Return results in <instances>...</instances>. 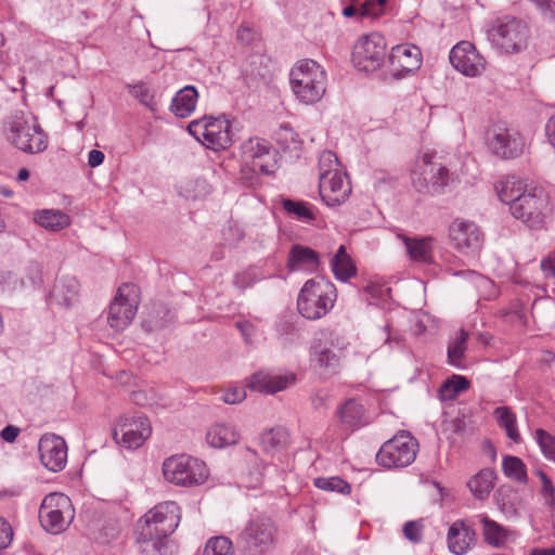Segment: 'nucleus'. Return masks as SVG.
Instances as JSON below:
<instances>
[{
    "label": "nucleus",
    "instance_id": "obj_52",
    "mask_svg": "<svg viewBox=\"0 0 555 555\" xmlns=\"http://www.w3.org/2000/svg\"><path fill=\"white\" fill-rule=\"evenodd\" d=\"M261 280L262 276L258 273V271L250 268L236 273L233 279V285L241 291H245Z\"/></svg>",
    "mask_w": 555,
    "mask_h": 555
},
{
    "label": "nucleus",
    "instance_id": "obj_31",
    "mask_svg": "<svg viewBox=\"0 0 555 555\" xmlns=\"http://www.w3.org/2000/svg\"><path fill=\"white\" fill-rule=\"evenodd\" d=\"M404 243L409 257L418 262L433 261V238L430 236L422 238H410L404 234L398 236Z\"/></svg>",
    "mask_w": 555,
    "mask_h": 555
},
{
    "label": "nucleus",
    "instance_id": "obj_60",
    "mask_svg": "<svg viewBox=\"0 0 555 555\" xmlns=\"http://www.w3.org/2000/svg\"><path fill=\"white\" fill-rule=\"evenodd\" d=\"M13 530L10 524L0 517V551L5 550L12 542Z\"/></svg>",
    "mask_w": 555,
    "mask_h": 555
},
{
    "label": "nucleus",
    "instance_id": "obj_29",
    "mask_svg": "<svg viewBox=\"0 0 555 555\" xmlns=\"http://www.w3.org/2000/svg\"><path fill=\"white\" fill-rule=\"evenodd\" d=\"M198 92L194 86L188 85L180 89L170 104V112L179 118L189 117L195 109Z\"/></svg>",
    "mask_w": 555,
    "mask_h": 555
},
{
    "label": "nucleus",
    "instance_id": "obj_57",
    "mask_svg": "<svg viewBox=\"0 0 555 555\" xmlns=\"http://www.w3.org/2000/svg\"><path fill=\"white\" fill-rule=\"evenodd\" d=\"M337 156L331 151H324L319 158V175L327 170H339Z\"/></svg>",
    "mask_w": 555,
    "mask_h": 555
},
{
    "label": "nucleus",
    "instance_id": "obj_24",
    "mask_svg": "<svg viewBox=\"0 0 555 555\" xmlns=\"http://www.w3.org/2000/svg\"><path fill=\"white\" fill-rule=\"evenodd\" d=\"M230 125L223 117L210 116L205 129V140L203 145L214 151L227 150L231 146Z\"/></svg>",
    "mask_w": 555,
    "mask_h": 555
},
{
    "label": "nucleus",
    "instance_id": "obj_53",
    "mask_svg": "<svg viewBox=\"0 0 555 555\" xmlns=\"http://www.w3.org/2000/svg\"><path fill=\"white\" fill-rule=\"evenodd\" d=\"M537 475L539 476L542 488H541V495L543 496L545 501V505L550 507L555 506V487L551 480V478L541 469L537 472Z\"/></svg>",
    "mask_w": 555,
    "mask_h": 555
},
{
    "label": "nucleus",
    "instance_id": "obj_61",
    "mask_svg": "<svg viewBox=\"0 0 555 555\" xmlns=\"http://www.w3.org/2000/svg\"><path fill=\"white\" fill-rule=\"evenodd\" d=\"M20 434V428L13 425L5 426L1 433V438L7 442H14Z\"/></svg>",
    "mask_w": 555,
    "mask_h": 555
},
{
    "label": "nucleus",
    "instance_id": "obj_20",
    "mask_svg": "<svg viewBox=\"0 0 555 555\" xmlns=\"http://www.w3.org/2000/svg\"><path fill=\"white\" fill-rule=\"evenodd\" d=\"M421 49L412 43L393 47L389 54V64L393 79H402L416 72L422 65Z\"/></svg>",
    "mask_w": 555,
    "mask_h": 555
},
{
    "label": "nucleus",
    "instance_id": "obj_37",
    "mask_svg": "<svg viewBox=\"0 0 555 555\" xmlns=\"http://www.w3.org/2000/svg\"><path fill=\"white\" fill-rule=\"evenodd\" d=\"M331 268L335 278L341 282L348 281L357 273V268L344 245L338 247L335 256L332 258Z\"/></svg>",
    "mask_w": 555,
    "mask_h": 555
},
{
    "label": "nucleus",
    "instance_id": "obj_54",
    "mask_svg": "<svg viewBox=\"0 0 555 555\" xmlns=\"http://www.w3.org/2000/svg\"><path fill=\"white\" fill-rule=\"evenodd\" d=\"M27 283L24 279L18 278L16 273L12 271H0V286L4 289L15 291L26 286Z\"/></svg>",
    "mask_w": 555,
    "mask_h": 555
},
{
    "label": "nucleus",
    "instance_id": "obj_8",
    "mask_svg": "<svg viewBox=\"0 0 555 555\" xmlns=\"http://www.w3.org/2000/svg\"><path fill=\"white\" fill-rule=\"evenodd\" d=\"M74 518L70 499L60 492L44 496L39 508V520L42 528L53 534L63 532Z\"/></svg>",
    "mask_w": 555,
    "mask_h": 555
},
{
    "label": "nucleus",
    "instance_id": "obj_35",
    "mask_svg": "<svg viewBox=\"0 0 555 555\" xmlns=\"http://www.w3.org/2000/svg\"><path fill=\"white\" fill-rule=\"evenodd\" d=\"M480 524L482 525V535L485 542L493 547H502L508 540L511 531L501 526L487 515H480Z\"/></svg>",
    "mask_w": 555,
    "mask_h": 555
},
{
    "label": "nucleus",
    "instance_id": "obj_41",
    "mask_svg": "<svg viewBox=\"0 0 555 555\" xmlns=\"http://www.w3.org/2000/svg\"><path fill=\"white\" fill-rule=\"evenodd\" d=\"M260 444L266 453L284 449L288 442V433L284 427H274L260 435Z\"/></svg>",
    "mask_w": 555,
    "mask_h": 555
},
{
    "label": "nucleus",
    "instance_id": "obj_16",
    "mask_svg": "<svg viewBox=\"0 0 555 555\" xmlns=\"http://www.w3.org/2000/svg\"><path fill=\"white\" fill-rule=\"evenodd\" d=\"M319 192L322 201L328 207H336L344 204L350 193L351 185L347 175L340 170H327L320 173Z\"/></svg>",
    "mask_w": 555,
    "mask_h": 555
},
{
    "label": "nucleus",
    "instance_id": "obj_11",
    "mask_svg": "<svg viewBox=\"0 0 555 555\" xmlns=\"http://www.w3.org/2000/svg\"><path fill=\"white\" fill-rule=\"evenodd\" d=\"M276 528L269 518H256L238 534L240 550L253 554H264L274 545Z\"/></svg>",
    "mask_w": 555,
    "mask_h": 555
},
{
    "label": "nucleus",
    "instance_id": "obj_56",
    "mask_svg": "<svg viewBox=\"0 0 555 555\" xmlns=\"http://www.w3.org/2000/svg\"><path fill=\"white\" fill-rule=\"evenodd\" d=\"M25 275L28 280V284L37 287L42 282V269L39 262L29 261L25 267Z\"/></svg>",
    "mask_w": 555,
    "mask_h": 555
},
{
    "label": "nucleus",
    "instance_id": "obj_18",
    "mask_svg": "<svg viewBox=\"0 0 555 555\" xmlns=\"http://www.w3.org/2000/svg\"><path fill=\"white\" fill-rule=\"evenodd\" d=\"M451 65L468 77H476L486 69V60L469 41H460L450 51Z\"/></svg>",
    "mask_w": 555,
    "mask_h": 555
},
{
    "label": "nucleus",
    "instance_id": "obj_15",
    "mask_svg": "<svg viewBox=\"0 0 555 555\" xmlns=\"http://www.w3.org/2000/svg\"><path fill=\"white\" fill-rule=\"evenodd\" d=\"M487 141L491 152L503 159L518 157L525 146V141L517 130L499 125L488 130Z\"/></svg>",
    "mask_w": 555,
    "mask_h": 555
},
{
    "label": "nucleus",
    "instance_id": "obj_51",
    "mask_svg": "<svg viewBox=\"0 0 555 555\" xmlns=\"http://www.w3.org/2000/svg\"><path fill=\"white\" fill-rule=\"evenodd\" d=\"M535 440L543 455L548 460L555 461V437L546 430L539 428L535 430Z\"/></svg>",
    "mask_w": 555,
    "mask_h": 555
},
{
    "label": "nucleus",
    "instance_id": "obj_32",
    "mask_svg": "<svg viewBox=\"0 0 555 555\" xmlns=\"http://www.w3.org/2000/svg\"><path fill=\"white\" fill-rule=\"evenodd\" d=\"M337 416L341 424L350 429L359 428L366 423L364 406L356 399H349L341 404Z\"/></svg>",
    "mask_w": 555,
    "mask_h": 555
},
{
    "label": "nucleus",
    "instance_id": "obj_36",
    "mask_svg": "<svg viewBox=\"0 0 555 555\" xmlns=\"http://www.w3.org/2000/svg\"><path fill=\"white\" fill-rule=\"evenodd\" d=\"M386 2L387 0H365L360 7L350 4L343 9V15L345 17L377 18L384 14Z\"/></svg>",
    "mask_w": 555,
    "mask_h": 555
},
{
    "label": "nucleus",
    "instance_id": "obj_1",
    "mask_svg": "<svg viewBox=\"0 0 555 555\" xmlns=\"http://www.w3.org/2000/svg\"><path fill=\"white\" fill-rule=\"evenodd\" d=\"M180 507L169 501L150 509L135 526L140 555H177L178 546L169 539L179 526Z\"/></svg>",
    "mask_w": 555,
    "mask_h": 555
},
{
    "label": "nucleus",
    "instance_id": "obj_42",
    "mask_svg": "<svg viewBox=\"0 0 555 555\" xmlns=\"http://www.w3.org/2000/svg\"><path fill=\"white\" fill-rule=\"evenodd\" d=\"M499 426L505 429L506 436L514 442L520 441L515 413L508 406H498L493 412Z\"/></svg>",
    "mask_w": 555,
    "mask_h": 555
},
{
    "label": "nucleus",
    "instance_id": "obj_9",
    "mask_svg": "<svg viewBox=\"0 0 555 555\" xmlns=\"http://www.w3.org/2000/svg\"><path fill=\"white\" fill-rule=\"evenodd\" d=\"M8 138L18 150L36 154L48 147V137L39 125H30L23 114L14 115L8 121Z\"/></svg>",
    "mask_w": 555,
    "mask_h": 555
},
{
    "label": "nucleus",
    "instance_id": "obj_25",
    "mask_svg": "<svg viewBox=\"0 0 555 555\" xmlns=\"http://www.w3.org/2000/svg\"><path fill=\"white\" fill-rule=\"evenodd\" d=\"M242 74L249 86L267 83L272 78V62L267 55L253 54L244 65Z\"/></svg>",
    "mask_w": 555,
    "mask_h": 555
},
{
    "label": "nucleus",
    "instance_id": "obj_58",
    "mask_svg": "<svg viewBox=\"0 0 555 555\" xmlns=\"http://www.w3.org/2000/svg\"><path fill=\"white\" fill-rule=\"evenodd\" d=\"M422 528L423 526L420 521H406L403 525V534L409 541L418 543L422 541Z\"/></svg>",
    "mask_w": 555,
    "mask_h": 555
},
{
    "label": "nucleus",
    "instance_id": "obj_30",
    "mask_svg": "<svg viewBox=\"0 0 555 555\" xmlns=\"http://www.w3.org/2000/svg\"><path fill=\"white\" fill-rule=\"evenodd\" d=\"M206 440L211 447L221 449L236 444L240 440V434L232 425L217 423L208 429Z\"/></svg>",
    "mask_w": 555,
    "mask_h": 555
},
{
    "label": "nucleus",
    "instance_id": "obj_43",
    "mask_svg": "<svg viewBox=\"0 0 555 555\" xmlns=\"http://www.w3.org/2000/svg\"><path fill=\"white\" fill-rule=\"evenodd\" d=\"M469 388V380L465 376L452 375L439 388V398L442 401L454 400L461 392Z\"/></svg>",
    "mask_w": 555,
    "mask_h": 555
},
{
    "label": "nucleus",
    "instance_id": "obj_40",
    "mask_svg": "<svg viewBox=\"0 0 555 555\" xmlns=\"http://www.w3.org/2000/svg\"><path fill=\"white\" fill-rule=\"evenodd\" d=\"M527 192L528 191L526 190V185L522 181L515 176H512L502 181L498 195L502 203L509 206L511 211L512 205H514V203H516V201Z\"/></svg>",
    "mask_w": 555,
    "mask_h": 555
},
{
    "label": "nucleus",
    "instance_id": "obj_45",
    "mask_svg": "<svg viewBox=\"0 0 555 555\" xmlns=\"http://www.w3.org/2000/svg\"><path fill=\"white\" fill-rule=\"evenodd\" d=\"M282 206L285 211L295 216L300 221L311 222L315 219L313 207L309 203L285 198L282 202Z\"/></svg>",
    "mask_w": 555,
    "mask_h": 555
},
{
    "label": "nucleus",
    "instance_id": "obj_10",
    "mask_svg": "<svg viewBox=\"0 0 555 555\" xmlns=\"http://www.w3.org/2000/svg\"><path fill=\"white\" fill-rule=\"evenodd\" d=\"M433 159L434 155L425 154L422 158L423 165L412 173V184L417 192L441 194L452 181L450 170Z\"/></svg>",
    "mask_w": 555,
    "mask_h": 555
},
{
    "label": "nucleus",
    "instance_id": "obj_14",
    "mask_svg": "<svg viewBox=\"0 0 555 555\" xmlns=\"http://www.w3.org/2000/svg\"><path fill=\"white\" fill-rule=\"evenodd\" d=\"M152 433L147 417L122 416L113 429V438L117 444L126 449H138Z\"/></svg>",
    "mask_w": 555,
    "mask_h": 555
},
{
    "label": "nucleus",
    "instance_id": "obj_64",
    "mask_svg": "<svg viewBox=\"0 0 555 555\" xmlns=\"http://www.w3.org/2000/svg\"><path fill=\"white\" fill-rule=\"evenodd\" d=\"M545 132L548 142L555 149V113L548 118L545 126Z\"/></svg>",
    "mask_w": 555,
    "mask_h": 555
},
{
    "label": "nucleus",
    "instance_id": "obj_46",
    "mask_svg": "<svg viewBox=\"0 0 555 555\" xmlns=\"http://www.w3.org/2000/svg\"><path fill=\"white\" fill-rule=\"evenodd\" d=\"M468 333L461 328L456 338L451 341L448 346V362L452 366L461 367V360L464 357L466 350V341Z\"/></svg>",
    "mask_w": 555,
    "mask_h": 555
},
{
    "label": "nucleus",
    "instance_id": "obj_39",
    "mask_svg": "<svg viewBox=\"0 0 555 555\" xmlns=\"http://www.w3.org/2000/svg\"><path fill=\"white\" fill-rule=\"evenodd\" d=\"M494 499L499 508L505 514H515L522 503V499L518 490L509 485L500 486L495 493Z\"/></svg>",
    "mask_w": 555,
    "mask_h": 555
},
{
    "label": "nucleus",
    "instance_id": "obj_55",
    "mask_svg": "<svg viewBox=\"0 0 555 555\" xmlns=\"http://www.w3.org/2000/svg\"><path fill=\"white\" fill-rule=\"evenodd\" d=\"M208 120H210V115H205L198 119L192 120L188 126L189 133L202 144L203 140H205V129L207 128Z\"/></svg>",
    "mask_w": 555,
    "mask_h": 555
},
{
    "label": "nucleus",
    "instance_id": "obj_12",
    "mask_svg": "<svg viewBox=\"0 0 555 555\" xmlns=\"http://www.w3.org/2000/svg\"><path fill=\"white\" fill-rule=\"evenodd\" d=\"M138 309V288L134 284L124 283L108 308L107 322L112 328L121 331L133 320Z\"/></svg>",
    "mask_w": 555,
    "mask_h": 555
},
{
    "label": "nucleus",
    "instance_id": "obj_62",
    "mask_svg": "<svg viewBox=\"0 0 555 555\" xmlns=\"http://www.w3.org/2000/svg\"><path fill=\"white\" fill-rule=\"evenodd\" d=\"M540 268L545 276L555 278V256L542 259Z\"/></svg>",
    "mask_w": 555,
    "mask_h": 555
},
{
    "label": "nucleus",
    "instance_id": "obj_27",
    "mask_svg": "<svg viewBox=\"0 0 555 555\" xmlns=\"http://www.w3.org/2000/svg\"><path fill=\"white\" fill-rule=\"evenodd\" d=\"M274 140L284 153H288L291 158L298 159L302 151V140L299 134L288 124H282L274 132Z\"/></svg>",
    "mask_w": 555,
    "mask_h": 555
},
{
    "label": "nucleus",
    "instance_id": "obj_17",
    "mask_svg": "<svg viewBox=\"0 0 555 555\" xmlns=\"http://www.w3.org/2000/svg\"><path fill=\"white\" fill-rule=\"evenodd\" d=\"M243 157L255 173L270 176L276 170V162L271 144L259 138L249 139L242 146Z\"/></svg>",
    "mask_w": 555,
    "mask_h": 555
},
{
    "label": "nucleus",
    "instance_id": "obj_6",
    "mask_svg": "<svg viewBox=\"0 0 555 555\" xmlns=\"http://www.w3.org/2000/svg\"><path fill=\"white\" fill-rule=\"evenodd\" d=\"M511 214L531 230H541L552 214L548 195L542 189L525 193L514 205Z\"/></svg>",
    "mask_w": 555,
    "mask_h": 555
},
{
    "label": "nucleus",
    "instance_id": "obj_3",
    "mask_svg": "<svg viewBox=\"0 0 555 555\" xmlns=\"http://www.w3.org/2000/svg\"><path fill=\"white\" fill-rule=\"evenodd\" d=\"M336 298L337 291L331 281L324 278L312 279L300 289L297 309L305 319L319 320L328 313Z\"/></svg>",
    "mask_w": 555,
    "mask_h": 555
},
{
    "label": "nucleus",
    "instance_id": "obj_13",
    "mask_svg": "<svg viewBox=\"0 0 555 555\" xmlns=\"http://www.w3.org/2000/svg\"><path fill=\"white\" fill-rule=\"evenodd\" d=\"M386 39L378 33L361 38L353 48L352 62L359 70L375 72L384 63Z\"/></svg>",
    "mask_w": 555,
    "mask_h": 555
},
{
    "label": "nucleus",
    "instance_id": "obj_7",
    "mask_svg": "<svg viewBox=\"0 0 555 555\" xmlns=\"http://www.w3.org/2000/svg\"><path fill=\"white\" fill-rule=\"evenodd\" d=\"M417 450L416 439L401 430L379 448L376 462L386 468L406 467L414 462Z\"/></svg>",
    "mask_w": 555,
    "mask_h": 555
},
{
    "label": "nucleus",
    "instance_id": "obj_21",
    "mask_svg": "<svg viewBox=\"0 0 555 555\" xmlns=\"http://www.w3.org/2000/svg\"><path fill=\"white\" fill-rule=\"evenodd\" d=\"M40 461L51 472H61L67 462L65 440L56 435H43L38 444Z\"/></svg>",
    "mask_w": 555,
    "mask_h": 555
},
{
    "label": "nucleus",
    "instance_id": "obj_26",
    "mask_svg": "<svg viewBox=\"0 0 555 555\" xmlns=\"http://www.w3.org/2000/svg\"><path fill=\"white\" fill-rule=\"evenodd\" d=\"M319 263V253L308 246L295 244L288 253L287 268L292 271L301 269L314 271Z\"/></svg>",
    "mask_w": 555,
    "mask_h": 555
},
{
    "label": "nucleus",
    "instance_id": "obj_23",
    "mask_svg": "<svg viewBox=\"0 0 555 555\" xmlns=\"http://www.w3.org/2000/svg\"><path fill=\"white\" fill-rule=\"evenodd\" d=\"M448 547L455 555L465 554L476 542V532L464 520H455L447 534Z\"/></svg>",
    "mask_w": 555,
    "mask_h": 555
},
{
    "label": "nucleus",
    "instance_id": "obj_48",
    "mask_svg": "<svg viewBox=\"0 0 555 555\" xmlns=\"http://www.w3.org/2000/svg\"><path fill=\"white\" fill-rule=\"evenodd\" d=\"M313 483L317 488L324 491H332L341 494H349L351 492V486L338 476L318 477L314 478Z\"/></svg>",
    "mask_w": 555,
    "mask_h": 555
},
{
    "label": "nucleus",
    "instance_id": "obj_44",
    "mask_svg": "<svg viewBox=\"0 0 555 555\" xmlns=\"http://www.w3.org/2000/svg\"><path fill=\"white\" fill-rule=\"evenodd\" d=\"M502 470L506 477L519 483H527V467L521 459L514 455H505L502 461Z\"/></svg>",
    "mask_w": 555,
    "mask_h": 555
},
{
    "label": "nucleus",
    "instance_id": "obj_28",
    "mask_svg": "<svg viewBox=\"0 0 555 555\" xmlns=\"http://www.w3.org/2000/svg\"><path fill=\"white\" fill-rule=\"evenodd\" d=\"M79 283L75 276L64 275L56 280L51 296L57 304L70 307L78 300Z\"/></svg>",
    "mask_w": 555,
    "mask_h": 555
},
{
    "label": "nucleus",
    "instance_id": "obj_59",
    "mask_svg": "<svg viewBox=\"0 0 555 555\" xmlns=\"http://www.w3.org/2000/svg\"><path fill=\"white\" fill-rule=\"evenodd\" d=\"M246 398V391L243 387H233L227 389L222 395L223 402L228 404H236Z\"/></svg>",
    "mask_w": 555,
    "mask_h": 555
},
{
    "label": "nucleus",
    "instance_id": "obj_34",
    "mask_svg": "<svg viewBox=\"0 0 555 555\" xmlns=\"http://www.w3.org/2000/svg\"><path fill=\"white\" fill-rule=\"evenodd\" d=\"M311 362L320 369L334 372L339 366V357L325 343L318 339L311 346Z\"/></svg>",
    "mask_w": 555,
    "mask_h": 555
},
{
    "label": "nucleus",
    "instance_id": "obj_49",
    "mask_svg": "<svg viewBox=\"0 0 555 555\" xmlns=\"http://www.w3.org/2000/svg\"><path fill=\"white\" fill-rule=\"evenodd\" d=\"M130 94L152 112L156 111L154 92L142 81L128 86Z\"/></svg>",
    "mask_w": 555,
    "mask_h": 555
},
{
    "label": "nucleus",
    "instance_id": "obj_47",
    "mask_svg": "<svg viewBox=\"0 0 555 555\" xmlns=\"http://www.w3.org/2000/svg\"><path fill=\"white\" fill-rule=\"evenodd\" d=\"M203 555H234L233 543L225 535L212 537L206 542Z\"/></svg>",
    "mask_w": 555,
    "mask_h": 555
},
{
    "label": "nucleus",
    "instance_id": "obj_19",
    "mask_svg": "<svg viewBox=\"0 0 555 555\" xmlns=\"http://www.w3.org/2000/svg\"><path fill=\"white\" fill-rule=\"evenodd\" d=\"M452 246L460 253L474 254L480 250L483 235L473 221L455 219L449 228Z\"/></svg>",
    "mask_w": 555,
    "mask_h": 555
},
{
    "label": "nucleus",
    "instance_id": "obj_4",
    "mask_svg": "<svg viewBox=\"0 0 555 555\" xmlns=\"http://www.w3.org/2000/svg\"><path fill=\"white\" fill-rule=\"evenodd\" d=\"M492 47L502 53H518L527 46L529 30L527 25L512 16L496 18L487 30Z\"/></svg>",
    "mask_w": 555,
    "mask_h": 555
},
{
    "label": "nucleus",
    "instance_id": "obj_2",
    "mask_svg": "<svg viewBox=\"0 0 555 555\" xmlns=\"http://www.w3.org/2000/svg\"><path fill=\"white\" fill-rule=\"evenodd\" d=\"M289 77L294 94L304 104L319 102L326 91V73L313 60L297 62Z\"/></svg>",
    "mask_w": 555,
    "mask_h": 555
},
{
    "label": "nucleus",
    "instance_id": "obj_38",
    "mask_svg": "<svg viewBox=\"0 0 555 555\" xmlns=\"http://www.w3.org/2000/svg\"><path fill=\"white\" fill-rule=\"evenodd\" d=\"M34 221L50 231H60L69 225V217L61 210L42 209L34 214Z\"/></svg>",
    "mask_w": 555,
    "mask_h": 555
},
{
    "label": "nucleus",
    "instance_id": "obj_22",
    "mask_svg": "<svg viewBox=\"0 0 555 555\" xmlns=\"http://www.w3.org/2000/svg\"><path fill=\"white\" fill-rule=\"evenodd\" d=\"M295 380L294 374H275L270 371L259 370L248 379V387L263 393L273 395L286 389Z\"/></svg>",
    "mask_w": 555,
    "mask_h": 555
},
{
    "label": "nucleus",
    "instance_id": "obj_5",
    "mask_svg": "<svg viewBox=\"0 0 555 555\" xmlns=\"http://www.w3.org/2000/svg\"><path fill=\"white\" fill-rule=\"evenodd\" d=\"M163 474L171 483L192 487L204 483L209 476V470L203 461L180 454L165 460Z\"/></svg>",
    "mask_w": 555,
    "mask_h": 555
},
{
    "label": "nucleus",
    "instance_id": "obj_63",
    "mask_svg": "<svg viewBox=\"0 0 555 555\" xmlns=\"http://www.w3.org/2000/svg\"><path fill=\"white\" fill-rule=\"evenodd\" d=\"M105 155L99 150H91L88 155V165L92 168L100 166L104 162Z\"/></svg>",
    "mask_w": 555,
    "mask_h": 555
},
{
    "label": "nucleus",
    "instance_id": "obj_50",
    "mask_svg": "<svg viewBox=\"0 0 555 555\" xmlns=\"http://www.w3.org/2000/svg\"><path fill=\"white\" fill-rule=\"evenodd\" d=\"M172 319L171 311L166 305L158 302L154 304L150 313V324L153 328L165 327Z\"/></svg>",
    "mask_w": 555,
    "mask_h": 555
},
{
    "label": "nucleus",
    "instance_id": "obj_33",
    "mask_svg": "<svg viewBox=\"0 0 555 555\" xmlns=\"http://www.w3.org/2000/svg\"><path fill=\"white\" fill-rule=\"evenodd\" d=\"M495 479L496 475L493 469L483 468L469 479L467 487L475 499L483 501L493 490Z\"/></svg>",
    "mask_w": 555,
    "mask_h": 555
}]
</instances>
